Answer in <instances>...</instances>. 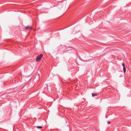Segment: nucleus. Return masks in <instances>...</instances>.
<instances>
[{
  "label": "nucleus",
  "mask_w": 131,
  "mask_h": 131,
  "mask_svg": "<svg viewBox=\"0 0 131 131\" xmlns=\"http://www.w3.org/2000/svg\"><path fill=\"white\" fill-rule=\"evenodd\" d=\"M43 56L42 54H41L40 55L37 57L36 58V61L37 62H39Z\"/></svg>",
  "instance_id": "1"
},
{
  "label": "nucleus",
  "mask_w": 131,
  "mask_h": 131,
  "mask_svg": "<svg viewBox=\"0 0 131 131\" xmlns=\"http://www.w3.org/2000/svg\"><path fill=\"white\" fill-rule=\"evenodd\" d=\"M32 28V27L31 26H28L26 27L25 28V29L26 30H31Z\"/></svg>",
  "instance_id": "2"
},
{
  "label": "nucleus",
  "mask_w": 131,
  "mask_h": 131,
  "mask_svg": "<svg viewBox=\"0 0 131 131\" xmlns=\"http://www.w3.org/2000/svg\"><path fill=\"white\" fill-rule=\"evenodd\" d=\"M97 95V94L95 93H92V95L93 97H94L95 96Z\"/></svg>",
  "instance_id": "3"
},
{
  "label": "nucleus",
  "mask_w": 131,
  "mask_h": 131,
  "mask_svg": "<svg viewBox=\"0 0 131 131\" xmlns=\"http://www.w3.org/2000/svg\"><path fill=\"white\" fill-rule=\"evenodd\" d=\"M123 70L124 71V72L125 73L126 71V68L125 67H123Z\"/></svg>",
  "instance_id": "4"
},
{
  "label": "nucleus",
  "mask_w": 131,
  "mask_h": 131,
  "mask_svg": "<svg viewBox=\"0 0 131 131\" xmlns=\"http://www.w3.org/2000/svg\"><path fill=\"white\" fill-rule=\"evenodd\" d=\"M42 126H37V128L38 129H40L42 128Z\"/></svg>",
  "instance_id": "5"
},
{
  "label": "nucleus",
  "mask_w": 131,
  "mask_h": 131,
  "mask_svg": "<svg viewBox=\"0 0 131 131\" xmlns=\"http://www.w3.org/2000/svg\"><path fill=\"white\" fill-rule=\"evenodd\" d=\"M122 65H123V67H124H124H125V64H124V63H123L122 64Z\"/></svg>",
  "instance_id": "6"
},
{
  "label": "nucleus",
  "mask_w": 131,
  "mask_h": 131,
  "mask_svg": "<svg viewBox=\"0 0 131 131\" xmlns=\"http://www.w3.org/2000/svg\"><path fill=\"white\" fill-rule=\"evenodd\" d=\"M107 123H108V124H110V122H108Z\"/></svg>",
  "instance_id": "7"
}]
</instances>
